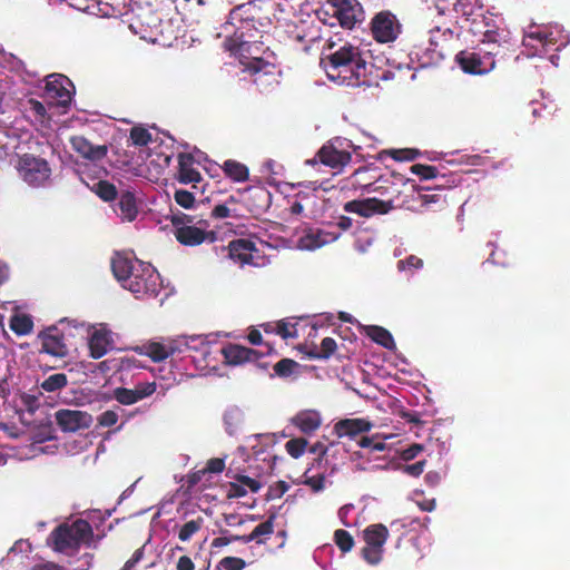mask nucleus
I'll return each mask as SVG.
<instances>
[{"label": "nucleus", "instance_id": "69168bd1", "mask_svg": "<svg viewBox=\"0 0 570 570\" xmlns=\"http://www.w3.org/2000/svg\"><path fill=\"white\" fill-rule=\"evenodd\" d=\"M417 151L414 149L393 150V158L396 160H412L416 157Z\"/></svg>", "mask_w": 570, "mask_h": 570}, {"label": "nucleus", "instance_id": "c756f323", "mask_svg": "<svg viewBox=\"0 0 570 570\" xmlns=\"http://www.w3.org/2000/svg\"><path fill=\"white\" fill-rule=\"evenodd\" d=\"M167 343L150 342L139 347L140 354L150 357L154 362H160L171 355Z\"/></svg>", "mask_w": 570, "mask_h": 570}, {"label": "nucleus", "instance_id": "393cba45", "mask_svg": "<svg viewBox=\"0 0 570 570\" xmlns=\"http://www.w3.org/2000/svg\"><path fill=\"white\" fill-rule=\"evenodd\" d=\"M338 238V234L325 229H309L298 240V247L306 250H315L326 244L333 243Z\"/></svg>", "mask_w": 570, "mask_h": 570}, {"label": "nucleus", "instance_id": "c85d7f7f", "mask_svg": "<svg viewBox=\"0 0 570 570\" xmlns=\"http://www.w3.org/2000/svg\"><path fill=\"white\" fill-rule=\"evenodd\" d=\"M115 212L121 218V220H135L138 214V206L135 195L130 191L121 193Z\"/></svg>", "mask_w": 570, "mask_h": 570}, {"label": "nucleus", "instance_id": "2f4dec72", "mask_svg": "<svg viewBox=\"0 0 570 570\" xmlns=\"http://www.w3.org/2000/svg\"><path fill=\"white\" fill-rule=\"evenodd\" d=\"M223 419L226 432L234 435L244 422V413L239 407L230 406L225 411Z\"/></svg>", "mask_w": 570, "mask_h": 570}, {"label": "nucleus", "instance_id": "79ce46f5", "mask_svg": "<svg viewBox=\"0 0 570 570\" xmlns=\"http://www.w3.org/2000/svg\"><path fill=\"white\" fill-rule=\"evenodd\" d=\"M171 223L175 227V230H177V227L179 226H208L205 219H196L194 216L181 213L173 214Z\"/></svg>", "mask_w": 570, "mask_h": 570}, {"label": "nucleus", "instance_id": "a18cd8bd", "mask_svg": "<svg viewBox=\"0 0 570 570\" xmlns=\"http://www.w3.org/2000/svg\"><path fill=\"white\" fill-rule=\"evenodd\" d=\"M334 541L342 552H348L354 547L353 537L343 529H338L334 532Z\"/></svg>", "mask_w": 570, "mask_h": 570}, {"label": "nucleus", "instance_id": "2eb2a0df", "mask_svg": "<svg viewBox=\"0 0 570 570\" xmlns=\"http://www.w3.org/2000/svg\"><path fill=\"white\" fill-rule=\"evenodd\" d=\"M73 95L72 82L62 75H50L46 79L43 99L50 106L66 107Z\"/></svg>", "mask_w": 570, "mask_h": 570}, {"label": "nucleus", "instance_id": "37998d69", "mask_svg": "<svg viewBox=\"0 0 570 570\" xmlns=\"http://www.w3.org/2000/svg\"><path fill=\"white\" fill-rule=\"evenodd\" d=\"M424 193L419 194V198L423 206L430 207L433 204L443 202L441 194L434 193L439 190V186H425L421 188Z\"/></svg>", "mask_w": 570, "mask_h": 570}, {"label": "nucleus", "instance_id": "39448f33", "mask_svg": "<svg viewBox=\"0 0 570 570\" xmlns=\"http://www.w3.org/2000/svg\"><path fill=\"white\" fill-rule=\"evenodd\" d=\"M94 539L91 525L82 519L72 523H63L56 528L48 538L55 551L71 556L81 546H90Z\"/></svg>", "mask_w": 570, "mask_h": 570}, {"label": "nucleus", "instance_id": "052dcab7", "mask_svg": "<svg viewBox=\"0 0 570 570\" xmlns=\"http://www.w3.org/2000/svg\"><path fill=\"white\" fill-rule=\"evenodd\" d=\"M117 366L121 370H130V368H138L142 367V364L140 360H138L136 356H124L118 360Z\"/></svg>", "mask_w": 570, "mask_h": 570}, {"label": "nucleus", "instance_id": "e433bc0d", "mask_svg": "<svg viewBox=\"0 0 570 570\" xmlns=\"http://www.w3.org/2000/svg\"><path fill=\"white\" fill-rule=\"evenodd\" d=\"M223 168L226 175L236 181H245L248 178L247 167L235 160H226Z\"/></svg>", "mask_w": 570, "mask_h": 570}, {"label": "nucleus", "instance_id": "20e7f679", "mask_svg": "<svg viewBox=\"0 0 570 570\" xmlns=\"http://www.w3.org/2000/svg\"><path fill=\"white\" fill-rule=\"evenodd\" d=\"M570 43V36L559 24L530 26L524 32L522 46L527 57H548L553 66H558L561 51Z\"/></svg>", "mask_w": 570, "mask_h": 570}, {"label": "nucleus", "instance_id": "f704fd0d", "mask_svg": "<svg viewBox=\"0 0 570 570\" xmlns=\"http://www.w3.org/2000/svg\"><path fill=\"white\" fill-rule=\"evenodd\" d=\"M336 350V342L332 337H325L321 346L313 344L308 355L313 358H327Z\"/></svg>", "mask_w": 570, "mask_h": 570}, {"label": "nucleus", "instance_id": "49530a36", "mask_svg": "<svg viewBox=\"0 0 570 570\" xmlns=\"http://www.w3.org/2000/svg\"><path fill=\"white\" fill-rule=\"evenodd\" d=\"M114 396L117 402L124 405H131L139 400V395L135 390H129L125 387H118L114 392Z\"/></svg>", "mask_w": 570, "mask_h": 570}, {"label": "nucleus", "instance_id": "f3484780", "mask_svg": "<svg viewBox=\"0 0 570 570\" xmlns=\"http://www.w3.org/2000/svg\"><path fill=\"white\" fill-rule=\"evenodd\" d=\"M227 250L228 257L240 265L247 264L258 267L266 263L265 256L261 254L254 243L245 238L230 242Z\"/></svg>", "mask_w": 570, "mask_h": 570}, {"label": "nucleus", "instance_id": "f8f14e48", "mask_svg": "<svg viewBox=\"0 0 570 570\" xmlns=\"http://www.w3.org/2000/svg\"><path fill=\"white\" fill-rule=\"evenodd\" d=\"M435 10L440 16L453 12L461 20L462 28L469 30L474 19L480 18L487 9L479 0H435Z\"/></svg>", "mask_w": 570, "mask_h": 570}, {"label": "nucleus", "instance_id": "8fccbe9b", "mask_svg": "<svg viewBox=\"0 0 570 570\" xmlns=\"http://www.w3.org/2000/svg\"><path fill=\"white\" fill-rule=\"evenodd\" d=\"M453 36V31L449 27L435 26L430 30L431 45L439 46L440 40H449Z\"/></svg>", "mask_w": 570, "mask_h": 570}, {"label": "nucleus", "instance_id": "9b49d317", "mask_svg": "<svg viewBox=\"0 0 570 570\" xmlns=\"http://www.w3.org/2000/svg\"><path fill=\"white\" fill-rule=\"evenodd\" d=\"M350 146V141L342 138H335L325 144L317 155L306 160V165L316 166L322 164L333 169H342L351 161V154L345 149Z\"/></svg>", "mask_w": 570, "mask_h": 570}, {"label": "nucleus", "instance_id": "6e6552de", "mask_svg": "<svg viewBox=\"0 0 570 570\" xmlns=\"http://www.w3.org/2000/svg\"><path fill=\"white\" fill-rule=\"evenodd\" d=\"M469 31L479 38L482 45L499 48L510 39V31L502 17L485 10L480 18L471 23Z\"/></svg>", "mask_w": 570, "mask_h": 570}, {"label": "nucleus", "instance_id": "a878e982", "mask_svg": "<svg viewBox=\"0 0 570 570\" xmlns=\"http://www.w3.org/2000/svg\"><path fill=\"white\" fill-rule=\"evenodd\" d=\"M70 144L76 153L92 163L100 161L107 155V146L92 145L81 136L72 137Z\"/></svg>", "mask_w": 570, "mask_h": 570}, {"label": "nucleus", "instance_id": "5fc2aeb1", "mask_svg": "<svg viewBox=\"0 0 570 570\" xmlns=\"http://www.w3.org/2000/svg\"><path fill=\"white\" fill-rule=\"evenodd\" d=\"M423 266V261L414 255H410L405 259H401L397 262V269L400 272L403 271H414L419 269Z\"/></svg>", "mask_w": 570, "mask_h": 570}, {"label": "nucleus", "instance_id": "58836bf2", "mask_svg": "<svg viewBox=\"0 0 570 570\" xmlns=\"http://www.w3.org/2000/svg\"><path fill=\"white\" fill-rule=\"evenodd\" d=\"M68 383L67 376L63 373H56L48 376L40 384L41 390L52 393L63 389Z\"/></svg>", "mask_w": 570, "mask_h": 570}, {"label": "nucleus", "instance_id": "4be33fe9", "mask_svg": "<svg viewBox=\"0 0 570 570\" xmlns=\"http://www.w3.org/2000/svg\"><path fill=\"white\" fill-rule=\"evenodd\" d=\"M203 153L198 151L197 156L190 154H179L178 156V174L177 178L181 184H193L196 187V183L202 180L200 173L194 167L195 163H200Z\"/></svg>", "mask_w": 570, "mask_h": 570}, {"label": "nucleus", "instance_id": "bf43d9fd", "mask_svg": "<svg viewBox=\"0 0 570 570\" xmlns=\"http://www.w3.org/2000/svg\"><path fill=\"white\" fill-rule=\"evenodd\" d=\"M374 238L371 235L364 233L356 237L354 247L357 252L365 253L367 248L372 246Z\"/></svg>", "mask_w": 570, "mask_h": 570}, {"label": "nucleus", "instance_id": "b1692460", "mask_svg": "<svg viewBox=\"0 0 570 570\" xmlns=\"http://www.w3.org/2000/svg\"><path fill=\"white\" fill-rule=\"evenodd\" d=\"M42 352L57 357H63L68 354V347L65 343L62 333L57 327H49L42 335Z\"/></svg>", "mask_w": 570, "mask_h": 570}, {"label": "nucleus", "instance_id": "e2e57ef3", "mask_svg": "<svg viewBox=\"0 0 570 570\" xmlns=\"http://www.w3.org/2000/svg\"><path fill=\"white\" fill-rule=\"evenodd\" d=\"M31 549V544L27 540H18L8 553V558H13L18 553H27Z\"/></svg>", "mask_w": 570, "mask_h": 570}, {"label": "nucleus", "instance_id": "4468645a", "mask_svg": "<svg viewBox=\"0 0 570 570\" xmlns=\"http://www.w3.org/2000/svg\"><path fill=\"white\" fill-rule=\"evenodd\" d=\"M495 49L489 50L478 48L475 50H464L456 55V61L464 72L473 75H483L491 71L495 66Z\"/></svg>", "mask_w": 570, "mask_h": 570}, {"label": "nucleus", "instance_id": "4c0bfd02", "mask_svg": "<svg viewBox=\"0 0 570 570\" xmlns=\"http://www.w3.org/2000/svg\"><path fill=\"white\" fill-rule=\"evenodd\" d=\"M204 524V518L197 517L184 523L178 532V538L183 542L189 541L195 533H197Z\"/></svg>", "mask_w": 570, "mask_h": 570}, {"label": "nucleus", "instance_id": "412c9836", "mask_svg": "<svg viewBox=\"0 0 570 570\" xmlns=\"http://www.w3.org/2000/svg\"><path fill=\"white\" fill-rule=\"evenodd\" d=\"M208 226H179L175 230L177 240L185 246H197L204 242L216 239L214 232H207Z\"/></svg>", "mask_w": 570, "mask_h": 570}, {"label": "nucleus", "instance_id": "864d4df0", "mask_svg": "<svg viewBox=\"0 0 570 570\" xmlns=\"http://www.w3.org/2000/svg\"><path fill=\"white\" fill-rule=\"evenodd\" d=\"M96 187L98 196L106 202L112 200L117 196L116 187L107 181L100 180L96 184Z\"/></svg>", "mask_w": 570, "mask_h": 570}, {"label": "nucleus", "instance_id": "4d7b16f0", "mask_svg": "<svg viewBox=\"0 0 570 570\" xmlns=\"http://www.w3.org/2000/svg\"><path fill=\"white\" fill-rule=\"evenodd\" d=\"M412 173L421 176L424 179H431L436 177V168L433 166L416 164L412 166Z\"/></svg>", "mask_w": 570, "mask_h": 570}, {"label": "nucleus", "instance_id": "7c9ffc66", "mask_svg": "<svg viewBox=\"0 0 570 570\" xmlns=\"http://www.w3.org/2000/svg\"><path fill=\"white\" fill-rule=\"evenodd\" d=\"M130 2L131 0H97V7L102 16H121Z\"/></svg>", "mask_w": 570, "mask_h": 570}, {"label": "nucleus", "instance_id": "423d86ee", "mask_svg": "<svg viewBox=\"0 0 570 570\" xmlns=\"http://www.w3.org/2000/svg\"><path fill=\"white\" fill-rule=\"evenodd\" d=\"M372 426L373 424L366 419H343L335 423L334 432L338 438L356 440L357 444L370 453L390 449L386 441L393 439V434L376 433L372 436L363 435V433L371 431Z\"/></svg>", "mask_w": 570, "mask_h": 570}, {"label": "nucleus", "instance_id": "338daca9", "mask_svg": "<svg viewBox=\"0 0 570 570\" xmlns=\"http://www.w3.org/2000/svg\"><path fill=\"white\" fill-rule=\"evenodd\" d=\"M225 468V462L223 459H218V458H215V459H210L208 462H207V465H206V471L210 472V473H219L224 470Z\"/></svg>", "mask_w": 570, "mask_h": 570}, {"label": "nucleus", "instance_id": "f257e3e1", "mask_svg": "<svg viewBox=\"0 0 570 570\" xmlns=\"http://www.w3.org/2000/svg\"><path fill=\"white\" fill-rule=\"evenodd\" d=\"M246 4L238 6L229 12L228 21L223 26L225 32V48L238 59L243 71H249L261 65L268 62L263 57L268 48L263 42L255 40L256 29L254 22L244 13L248 10Z\"/></svg>", "mask_w": 570, "mask_h": 570}, {"label": "nucleus", "instance_id": "bb28decb", "mask_svg": "<svg viewBox=\"0 0 570 570\" xmlns=\"http://www.w3.org/2000/svg\"><path fill=\"white\" fill-rule=\"evenodd\" d=\"M223 356L227 364L229 365H240L245 362H249L256 358L257 353L248 347L229 344L226 347H223L218 351Z\"/></svg>", "mask_w": 570, "mask_h": 570}, {"label": "nucleus", "instance_id": "1a4fd4ad", "mask_svg": "<svg viewBox=\"0 0 570 570\" xmlns=\"http://www.w3.org/2000/svg\"><path fill=\"white\" fill-rule=\"evenodd\" d=\"M19 177L30 187H47L51 181V168L43 158L23 155L17 165Z\"/></svg>", "mask_w": 570, "mask_h": 570}, {"label": "nucleus", "instance_id": "dca6fc26", "mask_svg": "<svg viewBox=\"0 0 570 570\" xmlns=\"http://www.w3.org/2000/svg\"><path fill=\"white\" fill-rule=\"evenodd\" d=\"M401 23L391 11H381L374 16L371 30L376 41L386 43L394 41L401 33Z\"/></svg>", "mask_w": 570, "mask_h": 570}, {"label": "nucleus", "instance_id": "5701e85b", "mask_svg": "<svg viewBox=\"0 0 570 570\" xmlns=\"http://www.w3.org/2000/svg\"><path fill=\"white\" fill-rule=\"evenodd\" d=\"M391 209L390 203L377 198H366L363 200H352L344 205L347 213H356L363 217H371L375 214H386Z\"/></svg>", "mask_w": 570, "mask_h": 570}, {"label": "nucleus", "instance_id": "cd10ccee", "mask_svg": "<svg viewBox=\"0 0 570 570\" xmlns=\"http://www.w3.org/2000/svg\"><path fill=\"white\" fill-rule=\"evenodd\" d=\"M292 423L305 434L316 431L322 424L321 414L315 410L299 411L293 419Z\"/></svg>", "mask_w": 570, "mask_h": 570}, {"label": "nucleus", "instance_id": "72a5a7b5", "mask_svg": "<svg viewBox=\"0 0 570 570\" xmlns=\"http://www.w3.org/2000/svg\"><path fill=\"white\" fill-rule=\"evenodd\" d=\"M367 335L377 344L385 348L392 350L395 347L394 340L389 331L380 326H368Z\"/></svg>", "mask_w": 570, "mask_h": 570}, {"label": "nucleus", "instance_id": "473e14b6", "mask_svg": "<svg viewBox=\"0 0 570 570\" xmlns=\"http://www.w3.org/2000/svg\"><path fill=\"white\" fill-rule=\"evenodd\" d=\"M273 532L272 518L265 522L259 523L248 535L232 537L230 540H240L245 543L250 541L262 542V538H267Z\"/></svg>", "mask_w": 570, "mask_h": 570}, {"label": "nucleus", "instance_id": "09e8293b", "mask_svg": "<svg viewBox=\"0 0 570 570\" xmlns=\"http://www.w3.org/2000/svg\"><path fill=\"white\" fill-rule=\"evenodd\" d=\"M309 471H306L302 476V483L308 485L314 492H321L326 487V478L324 474L318 473L315 475H309Z\"/></svg>", "mask_w": 570, "mask_h": 570}, {"label": "nucleus", "instance_id": "774afa93", "mask_svg": "<svg viewBox=\"0 0 570 570\" xmlns=\"http://www.w3.org/2000/svg\"><path fill=\"white\" fill-rule=\"evenodd\" d=\"M30 104V109L38 116L40 117L41 119H43L47 115V108L46 106L40 102V101H37V100H33L31 99L29 101Z\"/></svg>", "mask_w": 570, "mask_h": 570}, {"label": "nucleus", "instance_id": "c03bdc74", "mask_svg": "<svg viewBox=\"0 0 570 570\" xmlns=\"http://www.w3.org/2000/svg\"><path fill=\"white\" fill-rule=\"evenodd\" d=\"M125 414V410L120 406H116L112 410H107L102 412L98 417L99 425L104 428H110L115 425L121 415Z\"/></svg>", "mask_w": 570, "mask_h": 570}, {"label": "nucleus", "instance_id": "3c124183", "mask_svg": "<svg viewBox=\"0 0 570 570\" xmlns=\"http://www.w3.org/2000/svg\"><path fill=\"white\" fill-rule=\"evenodd\" d=\"M130 139L136 146H146L151 140V134L141 127H134L130 131Z\"/></svg>", "mask_w": 570, "mask_h": 570}, {"label": "nucleus", "instance_id": "aec40b11", "mask_svg": "<svg viewBox=\"0 0 570 570\" xmlns=\"http://www.w3.org/2000/svg\"><path fill=\"white\" fill-rule=\"evenodd\" d=\"M253 82L261 91H268L278 83L281 71L277 67L268 61L261 62V65L248 71Z\"/></svg>", "mask_w": 570, "mask_h": 570}, {"label": "nucleus", "instance_id": "680f3d73", "mask_svg": "<svg viewBox=\"0 0 570 570\" xmlns=\"http://www.w3.org/2000/svg\"><path fill=\"white\" fill-rule=\"evenodd\" d=\"M353 511H354L353 504H345L342 508H340L337 515L343 525H345V527L354 525V522L350 520V514Z\"/></svg>", "mask_w": 570, "mask_h": 570}, {"label": "nucleus", "instance_id": "9d476101", "mask_svg": "<svg viewBox=\"0 0 570 570\" xmlns=\"http://www.w3.org/2000/svg\"><path fill=\"white\" fill-rule=\"evenodd\" d=\"M322 13L346 29L354 28L363 20V9L357 0H328L318 14Z\"/></svg>", "mask_w": 570, "mask_h": 570}, {"label": "nucleus", "instance_id": "de8ad7c7", "mask_svg": "<svg viewBox=\"0 0 570 570\" xmlns=\"http://www.w3.org/2000/svg\"><path fill=\"white\" fill-rule=\"evenodd\" d=\"M306 446L307 441L303 438L292 439L285 444L287 453L294 459L301 458L304 454Z\"/></svg>", "mask_w": 570, "mask_h": 570}, {"label": "nucleus", "instance_id": "c9c22d12", "mask_svg": "<svg viewBox=\"0 0 570 570\" xmlns=\"http://www.w3.org/2000/svg\"><path fill=\"white\" fill-rule=\"evenodd\" d=\"M33 322L26 314H17L11 317L10 328L18 335H27L32 331Z\"/></svg>", "mask_w": 570, "mask_h": 570}, {"label": "nucleus", "instance_id": "13d9d810", "mask_svg": "<svg viewBox=\"0 0 570 570\" xmlns=\"http://www.w3.org/2000/svg\"><path fill=\"white\" fill-rule=\"evenodd\" d=\"M245 567L243 560L237 558H225L219 562L217 570H242Z\"/></svg>", "mask_w": 570, "mask_h": 570}, {"label": "nucleus", "instance_id": "0e129e2a", "mask_svg": "<svg viewBox=\"0 0 570 570\" xmlns=\"http://www.w3.org/2000/svg\"><path fill=\"white\" fill-rule=\"evenodd\" d=\"M135 391L139 395V400H142L149 395H151L156 391V384L154 382L151 383H144L138 385Z\"/></svg>", "mask_w": 570, "mask_h": 570}, {"label": "nucleus", "instance_id": "603ef678", "mask_svg": "<svg viewBox=\"0 0 570 570\" xmlns=\"http://www.w3.org/2000/svg\"><path fill=\"white\" fill-rule=\"evenodd\" d=\"M297 367V363L289 358H283L277 362L274 366V371L278 376L287 377L293 374L294 370Z\"/></svg>", "mask_w": 570, "mask_h": 570}, {"label": "nucleus", "instance_id": "a211bd4d", "mask_svg": "<svg viewBox=\"0 0 570 570\" xmlns=\"http://www.w3.org/2000/svg\"><path fill=\"white\" fill-rule=\"evenodd\" d=\"M56 421L62 431L76 432L89 428L92 416L85 411L62 409L56 413Z\"/></svg>", "mask_w": 570, "mask_h": 570}, {"label": "nucleus", "instance_id": "7ed1b4c3", "mask_svg": "<svg viewBox=\"0 0 570 570\" xmlns=\"http://www.w3.org/2000/svg\"><path fill=\"white\" fill-rule=\"evenodd\" d=\"M115 277L122 288L136 298L156 296L160 289V275L154 266L128 254H116L111 261Z\"/></svg>", "mask_w": 570, "mask_h": 570}, {"label": "nucleus", "instance_id": "ddd939ff", "mask_svg": "<svg viewBox=\"0 0 570 570\" xmlns=\"http://www.w3.org/2000/svg\"><path fill=\"white\" fill-rule=\"evenodd\" d=\"M362 538L365 547L362 557L370 566H376L383 558L384 544L389 538V530L382 523H375L363 530Z\"/></svg>", "mask_w": 570, "mask_h": 570}, {"label": "nucleus", "instance_id": "ea45409f", "mask_svg": "<svg viewBox=\"0 0 570 570\" xmlns=\"http://www.w3.org/2000/svg\"><path fill=\"white\" fill-rule=\"evenodd\" d=\"M239 485H233L234 495L244 497L247 490L250 492H257L261 489V483L249 476L240 475L238 479Z\"/></svg>", "mask_w": 570, "mask_h": 570}, {"label": "nucleus", "instance_id": "6e6d98bb", "mask_svg": "<svg viewBox=\"0 0 570 570\" xmlns=\"http://www.w3.org/2000/svg\"><path fill=\"white\" fill-rule=\"evenodd\" d=\"M174 197L176 203L186 209L191 208L195 203L193 193L185 189H177Z\"/></svg>", "mask_w": 570, "mask_h": 570}, {"label": "nucleus", "instance_id": "6ab92c4d", "mask_svg": "<svg viewBox=\"0 0 570 570\" xmlns=\"http://www.w3.org/2000/svg\"><path fill=\"white\" fill-rule=\"evenodd\" d=\"M114 344L111 332L106 325L92 326L88 334V347L90 356L100 358L105 356Z\"/></svg>", "mask_w": 570, "mask_h": 570}, {"label": "nucleus", "instance_id": "f03ea898", "mask_svg": "<svg viewBox=\"0 0 570 570\" xmlns=\"http://www.w3.org/2000/svg\"><path fill=\"white\" fill-rule=\"evenodd\" d=\"M370 50L345 43L322 60L327 77L350 87L371 86L374 65Z\"/></svg>", "mask_w": 570, "mask_h": 570}, {"label": "nucleus", "instance_id": "0eeeda50", "mask_svg": "<svg viewBox=\"0 0 570 570\" xmlns=\"http://www.w3.org/2000/svg\"><path fill=\"white\" fill-rule=\"evenodd\" d=\"M168 348L171 355L190 353V357L198 370L214 368L212 364L216 358L213 356V344L208 336L183 335L168 341Z\"/></svg>", "mask_w": 570, "mask_h": 570}, {"label": "nucleus", "instance_id": "a19ab883", "mask_svg": "<svg viewBox=\"0 0 570 570\" xmlns=\"http://www.w3.org/2000/svg\"><path fill=\"white\" fill-rule=\"evenodd\" d=\"M297 324L292 320H283L275 325H268L272 331H275L283 338H293L297 336Z\"/></svg>", "mask_w": 570, "mask_h": 570}]
</instances>
